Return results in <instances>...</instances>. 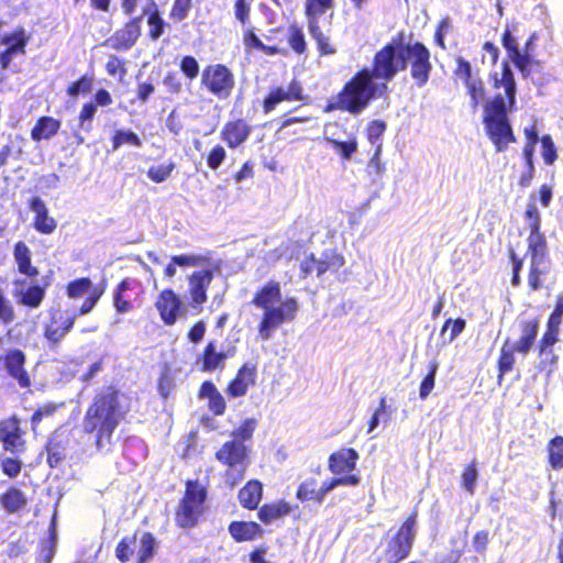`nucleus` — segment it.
<instances>
[{"mask_svg":"<svg viewBox=\"0 0 563 563\" xmlns=\"http://www.w3.org/2000/svg\"><path fill=\"white\" fill-rule=\"evenodd\" d=\"M208 490L198 479H187L185 490L174 512V521L178 528L197 527L205 514Z\"/></svg>","mask_w":563,"mask_h":563,"instance_id":"nucleus-6","label":"nucleus"},{"mask_svg":"<svg viewBox=\"0 0 563 563\" xmlns=\"http://www.w3.org/2000/svg\"><path fill=\"white\" fill-rule=\"evenodd\" d=\"M296 498L300 501L313 500L314 503L320 504L318 481L310 477L300 483L296 490Z\"/></svg>","mask_w":563,"mask_h":563,"instance_id":"nucleus-53","label":"nucleus"},{"mask_svg":"<svg viewBox=\"0 0 563 563\" xmlns=\"http://www.w3.org/2000/svg\"><path fill=\"white\" fill-rule=\"evenodd\" d=\"M520 338L514 342L519 347L521 355H527L533 346L539 332V319L537 317L522 320L519 324Z\"/></svg>","mask_w":563,"mask_h":563,"instance_id":"nucleus-37","label":"nucleus"},{"mask_svg":"<svg viewBox=\"0 0 563 563\" xmlns=\"http://www.w3.org/2000/svg\"><path fill=\"white\" fill-rule=\"evenodd\" d=\"M516 353H519V347L509 339L503 343L499 355L497 358V383L500 385L506 374L512 372L516 365Z\"/></svg>","mask_w":563,"mask_h":563,"instance_id":"nucleus-32","label":"nucleus"},{"mask_svg":"<svg viewBox=\"0 0 563 563\" xmlns=\"http://www.w3.org/2000/svg\"><path fill=\"white\" fill-rule=\"evenodd\" d=\"M16 318L13 303L0 288V324L10 325Z\"/></svg>","mask_w":563,"mask_h":563,"instance_id":"nucleus-60","label":"nucleus"},{"mask_svg":"<svg viewBox=\"0 0 563 563\" xmlns=\"http://www.w3.org/2000/svg\"><path fill=\"white\" fill-rule=\"evenodd\" d=\"M60 125L62 122L56 118L48 115L40 117L31 129V139L34 142L49 140L58 133Z\"/></svg>","mask_w":563,"mask_h":563,"instance_id":"nucleus-38","label":"nucleus"},{"mask_svg":"<svg viewBox=\"0 0 563 563\" xmlns=\"http://www.w3.org/2000/svg\"><path fill=\"white\" fill-rule=\"evenodd\" d=\"M243 45L247 53L258 51L268 56L284 54L285 52L277 45H266L256 35L254 27L243 30Z\"/></svg>","mask_w":563,"mask_h":563,"instance_id":"nucleus-40","label":"nucleus"},{"mask_svg":"<svg viewBox=\"0 0 563 563\" xmlns=\"http://www.w3.org/2000/svg\"><path fill=\"white\" fill-rule=\"evenodd\" d=\"M155 308L162 321L166 325H173L180 314L181 299L172 288H166L158 294Z\"/></svg>","mask_w":563,"mask_h":563,"instance_id":"nucleus-23","label":"nucleus"},{"mask_svg":"<svg viewBox=\"0 0 563 563\" xmlns=\"http://www.w3.org/2000/svg\"><path fill=\"white\" fill-rule=\"evenodd\" d=\"M387 129V124L383 120H372L368 122L365 129L367 141L377 147V144H382L380 139Z\"/></svg>","mask_w":563,"mask_h":563,"instance_id":"nucleus-59","label":"nucleus"},{"mask_svg":"<svg viewBox=\"0 0 563 563\" xmlns=\"http://www.w3.org/2000/svg\"><path fill=\"white\" fill-rule=\"evenodd\" d=\"M64 407V402L47 401L40 405L30 417V428L34 435L38 433L40 426L44 419L52 418L59 409Z\"/></svg>","mask_w":563,"mask_h":563,"instance_id":"nucleus-42","label":"nucleus"},{"mask_svg":"<svg viewBox=\"0 0 563 563\" xmlns=\"http://www.w3.org/2000/svg\"><path fill=\"white\" fill-rule=\"evenodd\" d=\"M91 280L88 277H80L69 282L66 286V294L71 299L80 298L91 288Z\"/></svg>","mask_w":563,"mask_h":563,"instance_id":"nucleus-63","label":"nucleus"},{"mask_svg":"<svg viewBox=\"0 0 563 563\" xmlns=\"http://www.w3.org/2000/svg\"><path fill=\"white\" fill-rule=\"evenodd\" d=\"M216 459L225 466L224 482L230 487L236 486L245 476L250 465L249 448L238 440H229L216 452Z\"/></svg>","mask_w":563,"mask_h":563,"instance_id":"nucleus-9","label":"nucleus"},{"mask_svg":"<svg viewBox=\"0 0 563 563\" xmlns=\"http://www.w3.org/2000/svg\"><path fill=\"white\" fill-rule=\"evenodd\" d=\"M404 32H399L391 38L390 42L386 43L379 48L373 57L372 67H367V75L379 84H388L391 81L398 73L406 69L404 59Z\"/></svg>","mask_w":563,"mask_h":563,"instance_id":"nucleus-5","label":"nucleus"},{"mask_svg":"<svg viewBox=\"0 0 563 563\" xmlns=\"http://www.w3.org/2000/svg\"><path fill=\"white\" fill-rule=\"evenodd\" d=\"M235 347L231 346L225 351L217 350V342L214 340L209 341L202 353L197 360V363L200 364V369L202 372L212 373L218 369H223L225 361L235 355Z\"/></svg>","mask_w":563,"mask_h":563,"instance_id":"nucleus-20","label":"nucleus"},{"mask_svg":"<svg viewBox=\"0 0 563 563\" xmlns=\"http://www.w3.org/2000/svg\"><path fill=\"white\" fill-rule=\"evenodd\" d=\"M361 483V476L358 474H350L345 476H333L322 483L319 487V500L323 503L328 493L339 486H357Z\"/></svg>","mask_w":563,"mask_h":563,"instance_id":"nucleus-43","label":"nucleus"},{"mask_svg":"<svg viewBox=\"0 0 563 563\" xmlns=\"http://www.w3.org/2000/svg\"><path fill=\"white\" fill-rule=\"evenodd\" d=\"M561 327L547 322L545 331L538 342L537 350L540 357H550L552 365L556 364L558 355L554 354L553 346L560 341Z\"/></svg>","mask_w":563,"mask_h":563,"instance_id":"nucleus-33","label":"nucleus"},{"mask_svg":"<svg viewBox=\"0 0 563 563\" xmlns=\"http://www.w3.org/2000/svg\"><path fill=\"white\" fill-rule=\"evenodd\" d=\"M30 41L31 34L22 25L1 34L0 69L9 70L15 59L23 58L27 53Z\"/></svg>","mask_w":563,"mask_h":563,"instance_id":"nucleus-13","label":"nucleus"},{"mask_svg":"<svg viewBox=\"0 0 563 563\" xmlns=\"http://www.w3.org/2000/svg\"><path fill=\"white\" fill-rule=\"evenodd\" d=\"M29 209L34 212L33 228L42 234H52L57 228V221L49 216L46 203L37 196L29 201Z\"/></svg>","mask_w":563,"mask_h":563,"instance_id":"nucleus-28","label":"nucleus"},{"mask_svg":"<svg viewBox=\"0 0 563 563\" xmlns=\"http://www.w3.org/2000/svg\"><path fill=\"white\" fill-rule=\"evenodd\" d=\"M213 279L211 269L195 271L188 276L191 307H201L208 300V289Z\"/></svg>","mask_w":563,"mask_h":563,"instance_id":"nucleus-22","label":"nucleus"},{"mask_svg":"<svg viewBox=\"0 0 563 563\" xmlns=\"http://www.w3.org/2000/svg\"><path fill=\"white\" fill-rule=\"evenodd\" d=\"M136 285V280L128 277L117 285L113 292V307L118 313L124 314L133 310L134 305L128 291L132 290Z\"/></svg>","mask_w":563,"mask_h":563,"instance_id":"nucleus-36","label":"nucleus"},{"mask_svg":"<svg viewBox=\"0 0 563 563\" xmlns=\"http://www.w3.org/2000/svg\"><path fill=\"white\" fill-rule=\"evenodd\" d=\"M13 256L18 265V271L29 278H35L38 275V268L32 265V253L29 246L19 241L14 244Z\"/></svg>","mask_w":563,"mask_h":563,"instance_id":"nucleus-39","label":"nucleus"},{"mask_svg":"<svg viewBox=\"0 0 563 563\" xmlns=\"http://www.w3.org/2000/svg\"><path fill=\"white\" fill-rule=\"evenodd\" d=\"M174 169H175V163L169 162L168 164L151 166L146 174H147V177L153 183L161 184L170 177Z\"/></svg>","mask_w":563,"mask_h":563,"instance_id":"nucleus-62","label":"nucleus"},{"mask_svg":"<svg viewBox=\"0 0 563 563\" xmlns=\"http://www.w3.org/2000/svg\"><path fill=\"white\" fill-rule=\"evenodd\" d=\"M547 460L549 466L559 471L563 468V435H554L547 444Z\"/></svg>","mask_w":563,"mask_h":563,"instance_id":"nucleus-44","label":"nucleus"},{"mask_svg":"<svg viewBox=\"0 0 563 563\" xmlns=\"http://www.w3.org/2000/svg\"><path fill=\"white\" fill-rule=\"evenodd\" d=\"M93 84L95 75L92 73L84 74L67 87L66 92L71 98H76L80 93L87 95L91 92Z\"/></svg>","mask_w":563,"mask_h":563,"instance_id":"nucleus-56","label":"nucleus"},{"mask_svg":"<svg viewBox=\"0 0 563 563\" xmlns=\"http://www.w3.org/2000/svg\"><path fill=\"white\" fill-rule=\"evenodd\" d=\"M125 144L140 147L142 146V140L131 130H117L111 137L112 150L117 151Z\"/></svg>","mask_w":563,"mask_h":563,"instance_id":"nucleus-55","label":"nucleus"},{"mask_svg":"<svg viewBox=\"0 0 563 563\" xmlns=\"http://www.w3.org/2000/svg\"><path fill=\"white\" fill-rule=\"evenodd\" d=\"M141 22L142 15L128 20L108 38L109 46L118 52H124L133 47L141 36Z\"/></svg>","mask_w":563,"mask_h":563,"instance_id":"nucleus-17","label":"nucleus"},{"mask_svg":"<svg viewBox=\"0 0 563 563\" xmlns=\"http://www.w3.org/2000/svg\"><path fill=\"white\" fill-rule=\"evenodd\" d=\"M76 314L67 316L65 311L53 310L49 320L44 327V336L53 345H56L73 329Z\"/></svg>","mask_w":563,"mask_h":563,"instance_id":"nucleus-19","label":"nucleus"},{"mask_svg":"<svg viewBox=\"0 0 563 563\" xmlns=\"http://www.w3.org/2000/svg\"><path fill=\"white\" fill-rule=\"evenodd\" d=\"M303 88L299 80L292 79L286 88L273 86L262 100V109L265 114L273 112L283 102L302 101Z\"/></svg>","mask_w":563,"mask_h":563,"instance_id":"nucleus-16","label":"nucleus"},{"mask_svg":"<svg viewBox=\"0 0 563 563\" xmlns=\"http://www.w3.org/2000/svg\"><path fill=\"white\" fill-rule=\"evenodd\" d=\"M26 430L20 417L12 413L0 420V443L11 455L24 454L27 450Z\"/></svg>","mask_w":563,"mask_h":563,"instance_id":"nucleus-14","label":"nucleus"},{"mask_svg":"<svg viewBox=\"0 0 563 563\" xmlns=\"http://www.w3.org/2000/svg\"><path fill=\"white\" fill-rule=\"evenodd\" d=\"M143 14L146 15V23L148 25L147 37L152 41H157L163 36L168 24L163 19L154 0L143 9Z\"/></svg>","mask_w":563,"mask_h":563,"instance_id":"nucleus-35","label":"nucleus"},{"mask_svg":"<svg viewBox=\"0 0 563 563\" xmlns=\"http://www.w3.org/2000/svg\"><path fill=\"white\" fill-rule=\"evenodd\" d=\"M256 428V420L253 418L244 419L240 426L234 429L231 433V440H238L240 443H244L251 440Z\"/></svg>","mask_w":563,"mask_h":563,"instance_id":"nucleus-61","label":"nucleus"},{"mask_svg":"<svg viewBox=\"0 0 563 563\" xmlns=\"http://www.w3.org/2000/svg\"><path fill=\"white\" fill-rule=\"evenodd\" d=\"M500 68V73L489 74V81L495 90L503 88L505 97L496 95L488 100L484 106L483 117L486 134L497 152L505 151L510 143L517 141L507 115V111L511 110L516 103V79L507 60L501 63Z\"/></svg>","mask_w":563,"mask_h":563,"instance_id":"nucleus-1","label":"nucleus"},{"mask_svg":"<svg viewBox=\"0 0 563 563\" xmlns=\"http://www.w3.org/2000/svg\"><path fill=\"white\" fill-rule=\"evenodd\" d=\"M308 31L316 41L318 52L321 56L333 55L336 52L335 47L330 43V38L322 32L319 22L308 23Z\"/></svg>","mask_w":563,"mask_h":563,"instance_id":"nucleus-48","label":"nucleus"},{"mask_svg":"<svg viewBox=\"0 0 563 563\" xmlns=\"http://www.w3.org/2000/svg\"><path fill=\"white\" fill-rule=\"evenodd\" d=\"M418 511L412 510L390 536H386L377 562L400 563L409 558L417 538Z\"/></svg>","mask_w":563,"mask_h":563,"instance_id":"nucleus-7","label":"nucleus"},{"mask_svg":"<svg viewBox=\"0 0 563 563\" xmlns=\"http://www.w3.org/2000/svg\"><path fill=\"white\" fill-rule=\"evenodd\" d=\"M516 68L521 73L523 78L531 75V69L534 66H540V62L532 58L530 52L521 53L520 49L509 57Z\"/></svg>","mask_w":563,"mask_h":563,"instance_id":"nucleus-54","label":"nucleus"},{"mask_svg":"<svg viewBox=\"0 0 563 563\" xmlns=\"http://www.w3.org/2000/svg\"><path fill=\"white\" fill-rule=\"evenodd\" d=\"M228 532L236 543L255 541L265 533L262 526L252 520H233L228 526Z\"/></svg>","mask_w":563,"mask_h":563,"instance_id":"nucleus-27","label":"nucleus"},{"mask_svg":"<svg viewBox=\"0 0 563 563\" xmlns=\"http://www.w3.org/2000/svg\"><path fill=\"white\" fill-rule=\"evenodd\" d=\"M462 84L465 86L466 92L471 98L472 108L476 109L485 98V85L478 71H475V75Z\"/></svg>","mask_w":563,"mask_h":563,"instance_id":"nucleus-47","label":"nucleus"},{"mask_svg":"<svg viewBox=\"0 0 563 563\" xmlns=\"http://www.w3.org/2000/svg\"><path fill=\"white\" fill-rule=\"evenodd\" d=\"M551 261L529 260L528 287L538 291L543 287V279L550 273Z\"/></svg>","mask_w":563,"mask_h":563,"instance_id":"nucleus-41","label":"nucleus"},{"mask_svg":"<svg viewBox=\"0 0 563 563\" xmlns=\"http://www.w3.org/2000/svg\"><path fill=\"white\" fill-rule=\"evenodd\" d=\"M46 462L51 468H56L66 459V445L62 440L49 438L45 444Z\"/></svg>","mask_w":563,"mask_h":563,"instance_id":"nucleus-46","label":"nucleus"},{"mask_svg":"<svg viewBox=\"0 0 563 563\" xmlns=\"http://www.w3.org/2000/svg\"><path fill=\"white\" fill-rule=\"evenodd\" d=\"M507 255L511 263V286L517 288L521 285V271L523 268V258L518 255L516 250L511 246L507 249Z\"/></svg>","mask_w":563,"mask_h":563,"instance_id":"nucleus-58","label":"nucleus"},{"mask_svg":"<svg viewBox=\"0 0 563 563\" xmlns=\"http://www.w3.org/2000/svg\"><path fill=\"white\" fill-rule=\"evenodd\" d=\"M156 548L157 540L152 532L135 530L118 542L114 554L121 563H147L153 559Z\"/></svg>","mask_w":563,"mask_h":563,"instance_id":"nucleus-8","label":"nucleus"},{"mask_svg":"<svg viewBox=\"0 0 563 563\" xmlns=\"http://www.w3.org/2000/svg\"><path fill=\"white\" fill-rule=\"evenodd\" d=\"M287 42L291 51L297 55H303L307 52V41L303 31L296 23L287 29Z\"/></svg>","mask_w":563,"mask_h":563,"instance_id":"nucleus-50","label":"nucleus"},{"mask_svg":"<svg viewBox=\"0 0 563 563\" xmlns=\"http://www.w3.org/2000/svg\"><path fill=\"white\" fill-rule=\"evenodd\" d=\"M18 456H7L0 462L1 472L9 478H16L22 471L23 463Z\"/></svg>","mask_w":563,"mask_h":563,"instance_id":"nucleus-64","label":"nucleus"},{"mask_svg":"<svg viewBox=\"0 0 563 563\" xmlns=\"http://www.w3.org/2000/svg\"><path fill=\"white\" fill-rule=\"evenodd\" d=\"M523 217L528 222L529 230L526 255L529 257V260L551 261L548 240L541 230V213L534 201H529Z\"/></svg>","mask_w":563,"mask_h":563,"instance_id":"nucleus-11","label":"nucleus"},{"mask_svg":"<svg viewBox=\"0 0 563 563\" xmlns=\"http://www.w3.org/2000/svg\"><path fill=\"white\" fill-rule=\"evenodd\" d=\"M479 473L475 460L467 463L461 473V486L471 496L475 494Z\"/></svg>","mask_w":563,"mask_h":563,"instance_id":"nucleus-51","label":"nucleus"},{"mask_svg":"<svg viewBox=\"0 0 563 563\" xmlns=\"http://www.w3.org/2000/svg\"><path fill=\"white\" fill-rule=\"evenodd\" d=\"M200 86L218 100H227L233 93L235 76L224 64H209L201 71Z\"/></svg>","mask_w":563,"mask_h":563,"instance_id":"nucleus-10","label":"nucleus"},{"mask_svg":"<svg viewBox=\"0 0 563 563\" xmlns=\"http://www.w3.org/2000/svg\"><path fill=\"white\" fill-rule=\"evenodd\" d=\"M439 368L437 361H432L428 365V374L423 377L419 386V397L424 400L435 386V375Z\"/></svg>","mask_w":563,"mask_h":563,"instance_id":"nucleus-57","label":"nucleus"},{"mask_svg":"<svg viewBox=\"0 0 563 563\" xmlns=\"http://www.w3.org/2000/svg\"><path fill=\"white\" fill-rule=\"evenodd\" d=\"M211 262L209 255L200 254H179L173 255L164 268V277L172 279L176 275L177 266L179 267H196L207 265Z\"/></svg>","mask_w":563,"mask_h":563,"instance_id":"nucleus-31","label":"nucleus"},{"mask_svg":"<svg viewBox=\"0 0 563 563\" xmlns=\"http://www.w3.org/2000/svg\"><path fill=\"white\" fill-rule=\"evenodd\" d=\"M252 133V126L242 118L227 121L221 131L220 139L230 150L244 144Z\"/></svg>","mask_w":563,"mask_h":563,"instance_id":"nucleus-25","label":"nucleus"},{"mask_svg":"<svg viewBox=\"0 0 563 563\" xmlns=\"http://www.w3.org/2000/svg\"><path fill=\"white\" fill-rule=\"evenodd\" d=\"M26 361L25 352L18 347L9 349L0 354V366L4 369L7 376L22 389H29L32 386Z\"/></svg>","mask_w":563,"mask_h":563,"instance_id":"nucleus-15","label":"nucleus"},{"mask_svg":"<svg viewBox=\"0 0 563 563\" xmlns=\"http://www.w3.org/2000/svg\"><path fill=\"white\" fill-rule=\"evenodd\" d=\"M294 507L285 499H277L263 504L257 510V518L264 525L283 519L289 516Z\"/></svg>","mask_w":563,"mask_h":563,"instance_id":"nucleus-30","label":"nucleus"},{"mask_svg":"<svg viewBox=\"0 0 563 563\" xmlns=\"http://www.w3.org/2000/svg\"><path fill=\"white\" fill-rule=\"evenodd\" d=\"M25 280H14L15 289L13 296L18 305L26 307L31 310L37 309L44 301L46 296L47 284H30L26 287Z\"/></svg>","mask_w":563,"mask_h":563,"instance_id":"nucleus-21","label":"nucleus"},{"mask_svg":"<svg viewBox=\"0 0 563 563\" xmlns=\"http://www.w3.org/2000/svg\"><path fill=\"white\" fill-rule=\"evenodd\" d=\"M388 92V85L376 84L369 75L367 67L357 70L342 87V89L324 104L325 113L341 111L352 115L361 114L371 102Z\"/></svg>","mask_w":563,"mask_h":563,"instance_id":"nucleus-3","label":"nucleus"},{"mask_svg":"<svg viewBox=\"0 0 563 563\" xmlns=\"http://www.w3.org/2000/svg\"><path fill=\"white\" fill-rule=\"evenodd\" d=\"M319 268L318 276H322L325 273H338L345 264L343 255L335 251H324L321 257L318 260Z\"/></svg>","mask_w":563,"mask_h":563,"instance_id":"nucleus-45","label":"nucleus"},{"mask_svg":"<svg viewBox=\"0 0 563 563\" xmlns=\"http://www.w3.org/2000/svg\"><path fill=\"white\" fill-rule=\"evenodd\" d=\"M199 398L208 399V409L213 416H223L227 402L222 394L211 380H205L198 391Z\"/></svg>","mask_w":563,"mask_h":563,"instance_id":"nucleus-34","label":"nucleus"},{"mask_svg":"<svg viewBox=\"0 0 563 563\" xmlns=\"http://www.w3.org/2000/svg\"><path fill=\"white\" fill-rule=\"evenodd\" d=\"M257 364L246 362L236 371L235 376L228 383L225 393L230 398H239L246 395L250 387L256 385Z\"/></svg>","mask_w":563,"mask_h":563,"instance_id":"nucleus-18","label":"nucleus"},{"mask_svg":"<svg viewBox=\"0 0 563 563\" xmlns=\"http://www.w3.org/2000/svg\"><path fill=\"white\" fill-rule=\"evenodd\" d=\"M358 457V452L355 449L341 448L330 454L328 468L335 476L354 474Z\"/></svg>","mask_w":563,"mask_h":563,"instance_id":"nucleus-24","label":"nucleus"},{"mask_svg":"<svg viewBox=\"0 0 563 563\" xmlns=\"http://www.w3.org/2000/svg\"><path fill=\"white\" fill-rule=\"evenodd\" d=\"M263 484L258 479L247 481L238 492V500L242 508L246 510H258L263 499Z\"/></svg>","mask_w":563,"mask_h":563,"instance_id":"nucleus-29","label":"nucleus"},{"mask_svg":"<svg viewBox=\"0 0 563 563\" xmlns=\"http://www.w3.org/2000/svg\"><path fill=\"white\" fill-rule=\"evenodd\" d=\"M123 418L120 390L114 385L99 389L82 418V432L95 434L98 449L111 442L112 435Z\"/></svg>","mask_w":563,"mask_h":563,"instance_id":"nucleus-2","label":"nucleus"},{"mask_svg":"<svg viewBox=\"0 0 563 563\" xmlns=\"http://www.w3.org/2000/svg\"><path fill=\"white\" fill-rule=\"evenodd\" d=\"M406 68L409 66L410 76L418 88L424 87L432 71L430 49L419 41L406 43L404 46Z\"/></svg>","mask_w":563,"mask_h":563,"instance_id":"nucleus-12","label":"nucleus"},{"mask_svg":"<svg viewBox=\"0 0 563 563\" xmlns=\"http://www.w3.org/2000/svg\"><path fill=\"white\" fill-rule=\"evenodd\" d=\"M327 142L333 147L335 153L343 159L350 161L356 153L358 143L355 136L349 137L346 141L336 139H327Z\"/></svg>","mask_w":563,"mask_h":563,"instance_id":"nucleus-52","label":"nucleus"},{"mask_svg":"<svg viewBox=\"0 0 563 563\" xmlns=\"http://www.w3.org/2000/svg\"><path fill=\"white\" fill-rule=\"evenodd\" d=\"M29 506V497L16 485H9L0 494V509L4 515L21 516L24 514Z\"/></svg>","mask_w":563,"mask_h":563,"instance_id":"nucleus-26","label":"nucleus"},{"mask_svg":"<svg viewBox=\"0 0 563 563\" xmlns=\"http://www.w3.org/2000/svg\"><path fill=\"white\" fill-rule=\"evenodd\" d=\"M333 8V0H306L305 15L308 23L319 22V18Z\"/></svg>","mask_w":563,"mask_h":563,"instance_id":"nucleus-49","label":"nucleus"},{"mask_svg":"<svg viewBox=\"0 0 563 563\" xmlns=\"http://www.w3.org/2000/svg\"><path fill=\"white\" fill-rule=\"evenodd\" d=\"M280 299V284L277 280L271 279L255 291L251 300L253 306L263 309L257 327L258 335L262 340H269L278 327L285 322H291L297 316L298 300L295 297H287L279 306L273 307Z\"/></svg>","mask_w":563,"mask_h":563,"instance_id":"nucleus-4","label":"nucleus"}]
</instances>
